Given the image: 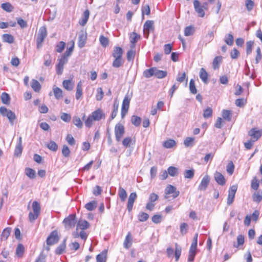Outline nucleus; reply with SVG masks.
I'll list each match as a JSON object with an SVG mask.
<instances>
[{
	"label": "nucleus",
	"instance_id": "1",
	"mask_svg": "<svg viewBox=\"0 0 262 262\" xmlns=\"http://www.w3.org/2000/svg\"><path fill=\"white\" fill-rule=\"evenodd\" d=\"M0 114L3 116L7 117L12 125L14 124V122L16 118V116L14 112L4 106H1L0 107Z\"/></svg>",
	"mask_w": 262,
	"mask_h": 262
},
{
	"label": "nucleus",
	"instance_id": "2",
	"mask_svg": "<svg viewBox=\"0 0 262 262\" xmlns=\"http://www.w3.org/2000/svg\"><path fill=\"white\" fill-rule=\"evenodd\" d=\"M47 32L46 27H41L40 28L36 38L37 48H39L41 47L42 43L47 36Z\"/></svg>",
	"mask_w": 262,
	"mask_h": 262
},
{
	"label": "nucleus",
	"instance_id": "3",
	"mask_svg": "<svg viewBox=\"0 0 262 262\" xmlns=\"http://www.w3.org/2000/svg\"><path fill=\"white\" fill-rule=\"evenodd\" d=\"M130 101V98L128 95H126L124 98L121 106V118L122 119L125 117L128 112Z\"/></svg>",
	"mask_w": 262,
	"mask_h": 262
},
{
	"label": "nucleus",
	"instance_id": "4",
	"mask_svg": "<svg viewBox=\"0 0 262 262\" xmlns=\"http://www.w3.org/2000/svg\"><path fill=\"white\" fill-rule=\"evenodd\" d=\"M76 222V215L75 214L69 215L67 217H66L63 221V223L66 228L74 227L75 226Z\"/></svg>",
	"mask_w": 262,
	"mask_h": 262
},
{
	"label": "nucleus",
	"instance_id": "5",
	"mask_svg": "<svg viewBox=\"0 0 262 262\" xmlns=\"http://www.w3.org/2000/svg\"><path fill=\"white\" fill-rule=\"evenodd\" d=\"M154 30V21L148 20L145 21L143 26V32L144 37L148 38L149 32Z\"/></svg>",
	"mask_w": 262,
	"mask_h": 262
},
{
	"label": "nucleus",
	"instance_id": "6",
	"mask_svg": "<svg viewBox=\"0 0 262 262\" xmlns=\"http://www.w3.org/2000/svg\"><path fill=\"white\" fill-rule=\"evenodd\" d=\"M125 133L124 127L123 125L118 123L115 127V135L116 140L119 142Z\"/></svg>",
	"mask_w": 262,
	"mask_h": 262
},
{
	"label": "nucleus",
	"instance_id": "7",
	"mask_svg": "<svg viewBox=\"0 0 262 262\" xmlns=\"http://www.w3.org/2000/svg\"><path fill=\"white\" fill-rule=\"evenodd\" d=\"M59 237L58 232L56 230L52 231L50 235L48 237L46 242L48 245H52L56 244L59 241Z\"/></svg>",
	"mask_w": 262,
	"mask_h": 262
},
{
	"label": "nucleus",
	"instance_id": "8",
	"mask_svg": "<svg viewBox=\"0 0 262 262\" xmlns=\"http://www.w3.org/2000/svg\"><path fill=\"white\" fill-rule=\"evenodd\" d=\"M248 135L252 138L253 141H256L262 136V129H258L257 128H252L249 130Z\"/></svg>",
	"mask_w": 262,
	"mask_h": 262
},
{
	"label": "nucleus",
	"instance_id": "9",
	"mask_svg": "<svg viewBox=\"0 0 262 262\" xmlns=\"http://www.w3.org/2000/svg\"><path fill=\"white\" fill-rule=\"evenodd\" d=\"M237 186L236 185H232L229 189L228 195L227 198V204L230 205L232 204L235 197V193L237 191Z\"/></svg>",
	"mask_w": 262,
	"mask_h": 262
},
{
	"label": "nucleus",
	"instance_id": "10",
	"mask_svg": "<svg viewBox=\"0 0 262 262\" xmlns=\"http://www.w3.org/2000/svg\"><path fill=\"white\" fill-rule=\"evenodd\" d=\"M165 198L167 199L168 196L167 194H172V197L173 198H177L180 194V192L179 191H177L176 188L172 185H169L167 186L165 189Z\"/></svg>",
	"mask_w": 262,
	"mask_h": 262
},
{
	"label": "nucleus",
	"instance_id": "11",
	"mask_svg": "<svg viewBox=\"0 0 262 262\" xmlns=\"http://www.w3.org/2000/svg\"><path fill=\"white\" fill-rule=\"evenodd\" d=\"M91 115L93 119H95L96 121H99L101 119H104L105 118V114L100 108H98L94 111L92 113Z\"/></svg>",
	"mask_w": 262,
	"mask_h": 262
},
{
	"label": "nucleus",
	"instance_id": "12",
	"mask_svg": "<svg viewBox=\"0 0 262 262\" xmlns=\"http://www.w3.org/2000/svg\"><path fill=\"white\" fill-rule=\"evenodd\" d=\"M137 198V195L136 192H132L129 194L127 204V209L129 212L132 210L134 203Z\"/></svg>",
	"mask_w": 262,
	"mask_h": 262
},
{
	"label": "nucleus",
	"instance_id": "13",
	"mask_svg": "<svg viewBox=\"0 0 262 262\" xmlns=\"http://www.w3.org/2000/svg\"><path fill=\"white\" fill-rule=\"evenodd\" d=\"M137 198V195L136 192H132L129 194L127 204V209L129 212L132 210L134 203Z\"/></svg>",
	"mask_w": 262,
	"mask_h": 262
},
{
	"label": "nucleus",
	"instance_id": "14",
	"mask_svg": "<svg viewBox=\"0 0 262 262\" xmlns=\"http://www.w3.org/2000/svg\"><path fill=\"white\" fill-rule=\"evenodd\" d=\"M210 182V178L208 175L205 176L200 184L198 187V190L200 191H205L207 188V186L209 183Z\"/></svg>",
	"mask_w": 262,
	"mask_h": 262
},
{
	"label": "nucleus",
	"instance_id": "15",
	"mask_svg": "<svg viewBox=\"0 0 262 262\" xmlns=\"http://www.w3.org/2000/svg\"><path fill=\"white\" fill-rule=\"evenodd\" d=\"M193 5L195 11L198 13L199 16L203 17L205 16V12L202 7L200 5V2L198 0H194Z\"/></svg>",
	"mask_w": 262,
	"mask_h": 262
},
{
	"label": "nucleus",
	"instance_id": "16",
	"mask_svg": "<svg viewBox=\"0 0 262 262\" xmlns=\"http://www.w3.org/2000/svg\"><path fill=\"white\" fill-rule=\"evenodd\" d=\"M214 178L216 183L221 186H223L226 183V180L224 176L219 172H215L214 174Z\"/></svg>",
	"mask_w": 262,
	"mask_h": 262
},
{
	"label": "nucleus",
	"instance_id": "17",
	"mask_svg": "<svg viewBox=\"0 0 262 262\" xmlns=\"http://www.w3.org/2000/svg\"><path fill=\"white\" fill-rule=\"evenodd\" d=\"M86 34L83 32H81L78 36V45L79 48H83L86 42Z\"/></svg>",
	"mask_w": 262,
	"mask_h": 262
},
{
	"label": "nucleus",
	"instance_id": "18",
	"mask_svg": "<svg viewBox=\"0 0 262 262\" xmlns=\"http://www.w3.org/2000/svg\"><path fill=\"white\" fill-rule=\"evenodd\" d=\"M200 78L201 79L202 81L205 83L207 84L208 82V74L204 68H202L200 69V73H199Z\"/></svg>",
	"mask_w": 262,
	"mask_h": 262
},
{
	"label": "nucleus",
	"instance_id": "19",
	"mask_svg": "<svg viewBox=\"0 0 262 262\" xmlns=\"http://www.w3.org/2000/svg\"><path fill=\"white\" fill-rule=\"evenodd\" d=\"M90 16V11L89 10H85L83 13V16L79 20V23L82 26H84L87 23Z\"/></svg>",
	"mask_w": 262,
	"mask_h": 262
},
{
	"label": "nucleus",
	"instance_id": "20",
	"mask_svg": "<svg viewBox=\"0 0 262 262\" xmlns=\"http://www.w3.org/2000/svg\"><path fill=\"white\" fill-rule=\"evenodd\" d=\"M67 238H65L62 243L56 249L55 252L56 254L60 255L62 254L66 248Z\"/></svg>",
	"mask_w": 262,
	"mask_h": 262
},
{
	"label": "nucleus",
	"instance_id": "21",
	"mask_svg": "<svg viewBox=\"0 0 262 262\" xmlns=\"http://www.w3.org/2000/svg\"><path fill=\"white\" fill-rule=\"evenodd\" d=\"M123 50L119 47H115L114 49L112 56L114 58H122Z\"/></svg>",
	"mask_w": 262,
	"mask_h": 262
},
{
	"label": "nucleus",
	"instance_id": "22",
	"mask_svg": "<svg viewBox=\"0 0 262 262\" xmlns=\"http://www.w3.org/2000/svg\"><path fill=\"white\" fill-rule=\"evenodd\" d=\"M22 141H21V137H20L19 138L18 142L16 146L15 151H14V155L15 156H16L17 157L20 156L21 154L22 150H23V147H22Z\"/></svg>",
	"mask_w": 262,
	"mask_h": 262
},
{
	"label": "nucleus",
	"instance_id": "23",
	"mask_svg": "<svg viewBox=\"0 0 262 262\" xmlns=\"http://www.w3.org/2000/svg\"><path fill=\"white\" fill-rule=\"evenodd\" d=\"M196 248L197 247L191 245L189 251V255L188 258V261L189 262H192L193 261L194 256L196 254Z\"/></svg>",
	"mask_w": 262,
	"mask_h": 262
},
{
	"label": "nucleus",
	"instance_id": "24",
	"mask_svg": "<svg viewBox=\"0 0 262 262\" xmlns=\"http://www.w3.org/2000/svg\"><path fill=\"white\" fill-rule=\"evenodd\" d=\"M85 117V116L84 115L82 117L83 120L84 121L85 125L86 127L90 128L93 125V122L96 121L93 119L91 114L86 119H84Z\"/></svg>",
	"mask_w": 262,
	"mask_h": 262
},
{
	"label": "nucleus",
	"instance_id": "25",
	"mask_svg": "<svg viewBox=\"0 0 262 262\" xmlns=\"http://www.w3.org/2000/svg\"><path fill=\"white\" fill-rule=\"evenodd\" d=\"M82 95V82L80 81L77 85L76 93V99L77 100L79 99Z\"/></svg>",
	"mask_w": 262,
	"mask_h": 262
},
{
	"label": "nucleus",
	"instance_id": "26",
	"mask_svg": "<svg viewBox=\"0 0 262 262\" xmlns=\"http://www.w3.org/2000/svg\"><path fill=\"white\" fill-rule=\"evenodd\" d=\"M154 76L158 78H163L167 76V72L158 70L157 68L154 69Z\"/></svg>",
	"mask_w": 262,
	"mask_h": 262
},
{
	"label": "nucleus",
	"instance_id": "27",
	"mask_svg": "<svg viewBox=\"0 0 262 262\" xmlns=\"http://www.w3.org/2000/svg\"><path fill=\"white\" fill-rule=\"evenodd\" d=\"M140 35L135 32H133L130 36V42L131 43V48H134L135 47V43L138 39L140 38Z\"/></svg>",
	"mask_w": 262,
	"mask_h": 262
},
{
	"label": "nucleus",
	"instance_id": "28",
	"mask_svg": "<svg viewBox=\"0 0 262 262\" xmlns=\"http://www.w3.org/2000/svg\"><path fill=\"white\" fill-rule=\"evenodd\" d=\"M107 259V252L104 250L96 256L97 262H106Z\"/></svg>",
	"mask_w": 262,
	"mask_h": 262
},
{
	"label": "nucleus",
	"instance_id": "29",
	"mask_svg": "<svg viewBox=\"0 0 262 262\" xmlns=\"http://www.w3.org/2000/svg\"><path fill=\"white\" fill-rule=\"evenodd\" d=\"M31 86L35 92H39L41 89V85L39 82L35 79L32 80Z\"/></svg>",
	"mask_w": 262,
	"mask_h": 262
},
{
	"label": "nucleus",
	"instance_id": "30",
	"mask_svg": "<svg viewBox=\"0 0 262 262\" xmlns=\"http://www.w3.org/2000/svg\"><path fill=\"white\" fill-rule=\"evenodd\" d=\"M222 57L221 56H216L214 58L212 62V67L214 70L217 69L220 67V64L222 62Z\"/></svg>",
	"mask_w": 262,
	"mask_h": 262
},
{
	"label": "nucleus",
	"instance_id": "31",
	"mask_svg": "<svg viewBox=\"0 0 262 262\" xmlns=\"http://www.w3.org/2000/svg\"><path fill=\"white\" fill-rule=\"evenodd\" d=\"M63 88L68 91H72L73 89L74 84L70 80H64L62 82Z\"/></svg>",
	"mask_w": 262,
	"mask_h": 262
},
{
	"label": "nucleus",
	"instance_id": "32",
	"mask_svg": "<svg viewBox=\"0 0 262 262\" xmlns=\"http://www.w3.org/2000/svg\"><path fill=\"white\" fill-rule=\"evenodd\" d=\"M2 39L4 42L12 43L14 41L13 36L9 34H4L2 35Z\"/></svg>",
	"mask_w": 262,
	"mask_h": 262
},
{
	"label": "nucleus",
	"instance_id": "33",
	"mask_svg": "<svg viewBox=\"0 0 262 262\" xmlns=\"http://www.w3.org/2000/svg\"><path fill=\"white\" fill-rule=\"evenodd\" d=\"M89 223L85 220H80L78 221L77 227L82 230H85L89 228Z\"/></svg>",
	"mask_w": 262,
	"mask_h": 262
},
{
	"label": "nucleus",
	"instance_id": "34",
	"mask_svg": "<svg viewBox=\"0 0 262 262\" xmlns=\"http://www.w3.org/2000/svg\"><path fill=\"white\" fill-rule=\"evenodd\" d=\"M53 93H54L55 97L57 99H59L63 97L62 91L61 90V89H60L58 87L54 86L53 89Z\"/></svg>",
	"mask_w": 262,
	"mask_h": 262
},
{
	"label": "nucleus",
	"instance_id": "35",
	"mask_svg": "<svg viewBox=\"0 0 262 262\" xmlns=\"http://www.w3.org/2000/svg\"><path fill=\"white\" fill-rule=\"evenodd\" d=\"M132 242V238L131 236V234L130 233H128L127 234V235H126L125 239L124 240V242L123 243L124 247L126 249H128L131 246Z\"/></svg>",
	"mask_w": 262,
	"mask_h": 262
},
{
	"label": "nucleus",
	"instance_id": "36",
	"mask_svg": "<svg viewBox=\"0 0 262 262\" xmlns=\"http://www.w3.org/2000/svg\"><path fill=\"white\" fill-rule=\"evenodd\" d=\"M253 201L259 203L262 200V191L255 192L252 195Z\"/></svg>",
	"mask_w": 262,
	"mask_h": 262
},
{
	"label": "nucleus",
	"instance_id": "37",
	"mask_svg": "<svg viewBox=\"0 0 262 262\" xmlns=\"http://www.w3.org/2000/svg\"><path fill=\"white\" fill-rule=\"evenodd\" d=\"M11 231L10 228H6L4 229L1 234V240L6 241L10 234Z\"/></svg>",
	"mask_w": 262,
	"mask_h": 262
},
{
	"label": "nucleus",
	"instance_id": "38",
	"mask_svg": "<svg viewBox=\"0 0 262 262\" xmlns=\"http://www.w3.org/2000/svg\"><path fill=\"white\" fill-rule=\"evenodd\" d=\"M194 140L193 137H187L184 141V144L186 147H192L194 144Z\"/></svg>",
	"mask_w": 262,
	"mask_h": 262
},
{
	"label": "nucleus",
	"instance_id": "39",
	"mask_svg": "<svg viewBox=\"0 0 262 262\" xmlns=\"http://www.w3.org/2000/svg\"><path fill=\"white\" fill-rule=\"evenodd\" d=\"M118 195L121 199V201L124 202L126 199L127 193L125 190L120 187L118 190Z\"/></svg>",
	"mask_w": 262,
	"mask_h": 262
},
{
	"label": "nucleus",
	"instance_id": "40",
	"mask_svg": "<svg viewBox=\"0 0 262 262\" xmlns=\"http://www.w3.org/2000/svg\"><path fill=\"white\" fill-rule=\"evenodd\" d=\"M182 249L181 247L178 245L177 243L175 244V251H174V256L176 258V261H178L181 254Z\"/></svg>",
	"mask_w": 262,
	"mask_h": 262
},
{
	"label": "nucleus",
	"instance_id": "41",
	"mask_svg": "<svg viewBox=\"0 0 262 262\" xmlns=\"http://www.w3.org/2000/svg\"><path fill=\"white\" fill-rule=\"evenodd\" d=\"M26 174L31 179H33L35 178V171L30 168H26L25 169Z\"/></svg>",
	"mask_w": 262,
	"mask_h": 262
},
{
	"label": "nucleus",
	"instance_id": "42",
	"mask_svg": "<svg viewBox=\"0 0 262 262\" xmlns=\"http://www.w3.org/2000/svg\"><path fill=\"white\" fill-rule=\"evenodd\" d=\"M96 207L97 203L95 201L89 202L85 205V208L89 211L94 210L96 208Z\"/></svg>",
	"mask_w": 262,
	"mask_h": 262
},
{
	"label": "nucleus",
	"instance_id": "43",
	"mask_svg": "<svg viewBox=\"0 0 262 262\" xmlns=\"http://www.w3.org/2000/svg\"><path fill=\"white\" fill-rule=\"evenodd\" d=\"M33 212L37 213L39 215L40 212V206L39 204L36 202L34 201L32 203Z\"/></svg>",
	"mask_w": 262,
	"mask_h": 262
},
{
	"label": "nucleus",
	"instance_id": "44",
	"mask_svg": "<svg viewBox=\"0 0 262 262\" xmlns=\"http://www.w3.org/2000/svg\"><path fill=\"white\" fill-rule=\"evenodd\" d=\"M24 252V247L21 244H19L16 249V255L18 257H21Z\"/></svg>",
	"mask_w": 262,
	"mask_h": 262
},
{
	"label": "nucleus",
	"instance_id": "45",
	"mask_svg": "<svg viewBox=\"0 0 262 262\" xmlns=\"http://www.w3.org/2000/svg\"><path fill=\"white\" fill-rule=\"evenodd\" d=\"M73 122L78 128H81L82 127L83 123L79 117L74 116L73 118Z\"/></svg>",
	"mask_w": 262,
	"mask_h": 262
},
{
	"label": "nucleus",
	"instance_id": "46",
	"mask_svg": "<svg viewBox=\"0 0 262 262\" xmlns=\"http://www.w3.org/2000/svg\"><path fill=\"white\" fill-rule=\"evenodd\" d=\"M47 147L51 150L56 151L58 149L57 144L53 141H50L47 144Z\"/></svg>",
	"mask_w": 262,
	"mask_h": 262
},
{
	"label": "nucleus",
	"instance_id": "47",
	"mask_svg": "<svg viewBox=\"0 0 262 262\" xmlns=\"http://www.w3.org/2000/svg\"><path fill=\"white\" fill-rule=\"evenodd\" d=\"M1 7L3 10L8 12H12L13 10V7L9 3L2 4Z\"/></svg>",
	"mask_w": 262,
	"mask_h": 262
},
{
	"label": "nucleus",
	"instance_id": "48",
	"mask_svg": "<svg viewBox=\"0 0 262 262\" xmlns=\"http://www.w3.org/2000/svg\"><path fill=\"white\" fill-rule=\"evenodd\" d=\"M234 38L233 35L229 33L225 37V42L229 46H232L233 44Z\"/></svg>",
	"mask_w": 262,
	"mask_h": 262
},
{
	"label": "nucleus",
	"instance_id": "49",
	"mask_svg": "<svg viewBox=\"0 0 262 262\" xmlns=\"http://www.w3.org/2000/svg\"><path fill=\"white\" fill-rule=\"evenodd\" d=\"M168 173L171 177H174L178 174V169L173 166H170L168 168Z\"/></svg>",
	"mask_w": 262,
	"mask_h": 262
},
{
	"label": "nucleus",
	"instance_id": "50",
	"mask_svg": "<svg viewBox=\"0 0 262 262\" xmlns=\"http://www.w3.org/2000/svg\"><path fill=\"white\" fill-rule=\"evenodd\" d=\"M2 102L5 104H8L10 103V96L6 93H3L1 95Z\"/></svg>",
	"mask_w": 262,
	"mask_h": 262
},
{
	"label": "nucleus",
	"instance_id": "51",
	"mask_svg": "<svg viewBox=\"0 0 262 262\" xmlns=\"http://www.w3.org/2000/svg\"><path fill=\"white\" fill-rule=\"evenodd\" d=\"M154 69L155 68H151L149 69H146L143 72V76L146 78H150L152 76H154Z\"/></svg>",
	"mask_w": 262,
	"mask_h": 262
},
{
	"label": "nucleus",
	"instance_id": "52",
	"mask_svg": "<svg viewBox=\"0 0 262 262\" xmlns=\"http://www.w3.org/2000/svg\"><path fill=\"white\" fill-rule=\"evenodd\" d=\"M131 122L135 126H138L141 124V119L137 116H133L131 118Z\"/></svg>",
	"mask_w": 262,
	"mask_h": 262
},
{
	"label": "nucleus",
	"instance_id": "53",
	"mask_svg": "<svg viewBox=\"0 0 262 262\" xmlns=\"http://www.w3.org/2000/svg\"><path fill=\"white\" fill-rule=\"evenodd\" d=\"M184 177L186 179H192L194 175V170L193 169L186 170L184 173Z\"/></svg>",
	"mask_w": 262,
	"mask_h": 262
},
{
	"label": "nucleus",
	"instance_id": "54",
	"mask_svg": "<svg viewBox=\"0 0 262 262\" xmlns=\"http://www.w3.org/2000/svg\"><path fill=\"white\" fill-rule=\"evenodd\" d=\"M222 116L224 119L230 121L231 119V113L230 111L224 110L222 111Z\"/></svg>",
	"mask_w": 262,
	"mask_h": 262
},
{
	"label": "nucleus",
	"instance_id": "55",
	"mask_svg": "<svg viewBox=\"0 0 262 262\" xmlns=\"http://www.w3.org/2000/svg\"><path fill=\"white\" fill-rule=\"evenodd\" d=\"M133 144V140L131 137H126L122 141V145L125 147H130Z\"/></svg>",
	"mask_w": 262,
	"mask_h": 262
},
{
	"label": "nucleus",
	"instance_id": "56",
	"mask_svg": "<svg viewBox=\"0 0 262 262\" xmlns=\"http://www.w3.org/2000/svg\"><path fill=\"white\" fill-rule=\"evenodd\" d=\"M176 145V142L174 140L169 139L164 142L163 146L166 148H170L173 147Z\"/></svg>",
	"mask_w": 262,
	"mask_h": 262
},
{
	"label": "nucleus",
	"instance_id": "57",
	"mask_svg": "<svg viewBox=\"0 0 262 262\" xmlns=\"http://www.w3.org/2000/svg\"><path fill=\"white\" fill-rule=\"evenodd\" d=\"M138 218L140 222H145L149 218V215L145 212H141L138 214Z\"/></svg>",
	"mask_w": 262,
	"mask_h": 262
},
{
	"label": "nucleus",
	"instance_id": "58",
	"mask_svg": "<svg viewBox=\"0 0 262 262\" xmlns=\"http://www.w3.org/2000/svg\"><path fill=\"white\" fill-rule=\"evenodd\" d=\"M122 58H115L112 66L114 68H119L123 64Z\"/></svg>",
	"mask_w": 262,
	"mask_h": 262
},
{
	"label": "nucleus",
	"instance_id": "59",
	"mask_svg": "<svg viewBox=\"0 0 262 262\" xmlns=\"http://www.w3.org/2000/svg\"><path fill=\"white\" fill-rule=\"evenodd\" d=\"M189 90L190 92L193 94H195L197 93V90L195 86L194 81L191 79L189 82Z\"/></svg>",
	"mask_w": 262,
	"mask_h": 262
},
{
	"label": "nucleus",
	"instance_id": "60",
	"mask_svg": "<svg viewBox=\"0 0 262 262\" xmlns=\"http://www.w3.org/2000/svg\"><path fill=\"white\" fill-rule=\"evenodd\" d=\"M246 103V100L244 98L237 99L235 100V105L240 107H243Z\"/></svg>",
	"mask_w": 262,
	"mask_h": 262
},
{
	"label": "nucleus",
	"instance_id": "61",
	"mask_svg": "<svg viewBox=\"0 0 262 262\" xmlns=\"http://www.w3.org/2000/svg\"><path fill=\"white\" fill-rule=\"evenodd\" d=\"M194 33V28L192 26H188L185 28L184 34L186 36H190Z\"/></svg>",
	"mask_w": 262,
	"mask_h": 262
},
{
	"label": "nucleus",
	"instance_id": "62",
	"mask_svg": "<svg viewBox=\"0 0 262 262\" xmlns=\"http://www.w3.org/2000/svg\"><path fill=\"white\" fill-rule=\"evenodd\" d=\"M99 41L101 45L103 47H106L108 45V39L107 37L104 36L103 35H101L100 36Z\"/></svg>",
	"mask_w": 262,
	"mask_h": 262
},
{
	"label": "nucleus",
	"instance_id": "63",
	"mask_svg": "<svg viewBox=\"0 0 262 262\" xmlns=\"http://www.w3.org/2000/svg\"><path fill=\"white\" fill-rule=\"evenodd\" d=\"M212 115V110L210 107H207L204 111L203 117L205 118L211 117Z\"/></svg>",
	"mask_w": 262,
	"mask_h": 262
},
{
	"label": "nucleus",
	"instance_id": "64",
	"mask_svg": "<svg viewBox=\"0 0 262 262\" xmlns=\"http://www.w3.org/2000/svg\"><path fill=\"white\" fill-rule=\"evenodd\" d=\"M253 44L254 42L251 40L248 41L246 42V53L248 55L251 53Z\"/></svg>",
	"mask_w": 262,
	"mask_h": 262
}]
</instances>
